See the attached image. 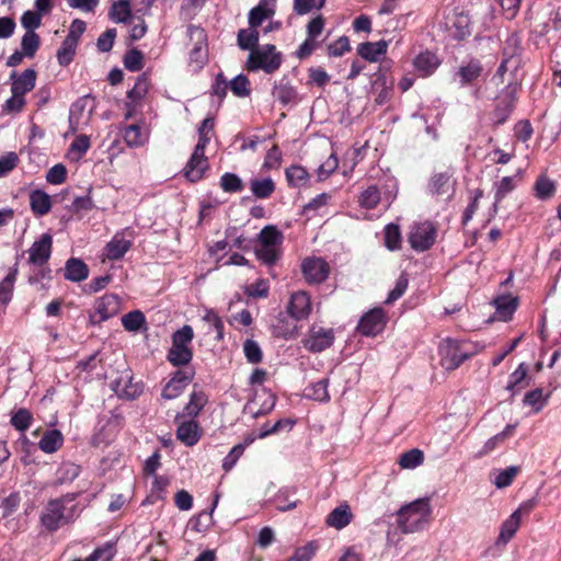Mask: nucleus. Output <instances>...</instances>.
Segmentation results:
<instances>
[{
	"instance_id": "nucleus-21",
	"label": "nucleus",
	"mask_w": 561,
	"mask_h": 561,
	"mask_svg": "<svg viewBox=\"0 0 561 561\" xmlns=\"http://www.w3.org/2000/svg\"><path fill=\"white\" fill-rule=\"evenodd\" d=\"M272 93L283 105L295 104L299 101L297 90L289 84L286 77H283L274 84Z\"/></svg>"
},
{
	"instance_id": "nucleus-43",
	"label": "nucleus",
	"mask_w": 561,
	"mask_h": 561,
	"mask_svg": "<svg viewBox=\"0 0 561 561\" xmlns=\"http://www.w3.org/2000/svg\"><path fill=\"white\" fill-rule=\"evenodd\" d=\"M122 325L127 332H136L145 328V314L140 310L129 311L122 318Z\"/></svg>"
},
{
	"instance_id": "nucleus-60",
	"label": "nucleus",
	"mask_w": 561,
	"mask_h": 561,
	"mask_svg": "<svg viewBox=\"0 0 561 561\" xmlns=\"http://www.w3.org/2000/svg\"><path fill=\"white\" fill-rule=\"evenodd\" d=\"M229 87L234 95L245 98L250 94V81L244 75L236 76L229 83Z\"/></svg>"
},
{
	"instance_id": "nucleus-37",
	"label": "nucleus",
	"mask_w": 561,
	"mask_h": 561,
	"mask_svg": "<svg viewBox=\"0 0 561 561\" xmlns=\"http://www.w3.org/2000/svg\"><path fill=\"white\" fill-rule=\"evenodd\" d=\"M255 256L263 264L273 266L280 259V245L257 244L255 247Z\"/></svg>"
},
{
	"instance_id": "nucleus-49",
	"label": "nucleus",
	"mask_w": 561,
	"mask_h": 561,
	"mask_svg": "<svg viewBox=\"0 0 561 561\" xmlns=\"http://www.w3.org/2000/svg\"><path fill=\"white\" fill-rule=\"evenodd\" d=\"M90 148V139L85 135L78 136L70 145L67 157L71 161H78Z\"/></svg>"
},
{
	"instance_id": "nucleus-2",
	"label": "nucleus",
	"mask_w": 561,
	"mask_h": 561,
	"mask_svg": "<svg viewBox=\"0 0 561 561\" xmlns=\"http://www.w3.org/2000/svg\"><path fill=\"white\" fill-rule=\"evenodd\" d=\"M432 508L427 497L419 499L410 504H405L397 512V527L403 534H414L428 523Z\"/></svg>"
},
{
	"instance_id": "nucleus-35",
	"label": "nucleus",
	"mask_w": 561,
	"mask_h": 561,
	"mask_svg": "<svg viewBox=\"0 0 561 561\" xmlns=\"http://www.w3.org/2000/svg\"><path fill=\"white\" fill-rule=\"evenodd\" d=\"M259 39L260 33L254 27L249 26V28H242L238 32L237 42L242 50L252 51V49L260 46Z\"/></svg>"
},
{
	"instance_id": "nucleus-11",
	"label": "nucleus",
	"mask_w": 561,
	"mask_h": 561,
	"mask_svg": "<svg viewBox=\"0 0 561 561\" xmlns=\"http://www.w3.org/2000/svg\"><path fill=\"white\" fill-rule=\"evenodd\" d=\"M194 370L192 368L179 369L174 371L173 377L165 383L162 389L161 398L173 400L183 393L184 389L193 381Z\"/></svg>"
},
{
	"instance_id": "nucleus-14",
	"label": "nucleus",
	"mask_w": 561,
	"mask_h": 561,
	"mask_svg": "<svg viewBox=\"0 0 561 561\" xmlns=\"http://www.w3.org/2000/svg\"><path fill=\"white\" fill-rule=\"evenodd\" d=\"M53 237L49 233H43L38 240L31 244L28 251V265H45L51 257Z\"/></svg>"
},
{
	"instance_id": "nucleus-4",
	"label": "nucleus",
	"mask_w": 561,
	"mask_h": 561,
	"mask_svg": "<svg viewBox=\"0 0 561 561\" xmlns=\"http://www.w3.org/2000/svg\"><path fill=\"white\" fill-rule=\"evenodd\" d=\"M282 62L283 56L276 49V46L264 44L249 53L244 67L248 71L256 72L262 70L267 75H272L280 68Z\"/></svg>"
},
{
	"instance_id": "nucleus-6",
	"label": "nucleus",
	"mask_w": 561,
	"mask_h": 561,
	"mask_svg": "<svg viewBox=\"0 0 561 561\" xmlns=\"http://www.w3.org/2000/svg\"><path fill=\"white\" fill-rule=\"evenodd\" d=\"M437 226L433 221H423L413 226L409 234L410 248L416 252H425L436 242Z\"/></svg>"
},
{
	"instance_id": "nucleus-36",
	"label": "nucleus",
	"mask_w": 561,
	"mask_h": 561,
	"mask_svg": "<svg viewBox=\"0 0 561 561\" xmlns=\"http://www.w3.org/2000/svg\"><path fill=\"white\" fill-rule=\"evenodd\" d=\"M306 398L320 401L329 402V378H323L306 388Z\"/></svg>"
},
{
	"instance_id": "nucleus-27",
	"label": "nucleus",
	"mask_w": 561,
	"mask_h": 561,
	"mask_svg": "<svg viewBox=\"0 0 561 561\" xmlns=\"http://www.w3.org/2000/svg\"><path fill=\"white\" fill-rule=\"evenodd\" d=\"M178 439L187 447H193L201 439L198 424L194 420H187L179 424Z\"/></svg>"
},
{
	"instance_id": "nucleus-52",
	"label": "nucleus",
	"mask_w": 561,
	"mask_h": 561,
	"mask_svg": "<svg viewBox=\"0 0 561 561\" xmlns=\"http://www.w3.org/2000/svg\"><path fill=\"white\" fill-rule=\"evenodd\" d=\"M32 424V414L28 409L21 408L11 416V425L15 431L26 432Z\"/></svg>"
},
{
	"instance_id": "nucleus-62",
	"label": "nucleus",
	"mask_w": 561,
	"mask_h": 561,
	"mask_svg": "<svg viewBox=\"0 0 561 561\" xmlns=\"http://www.w3.org/2000/svg\"><path fill=\"white\" fill-rule=\"evenodd\" d=\"M149 83L146 78H139L134 88L127 92V100L141 103L148 92Z\"/></svg>"
},
{
	"instance_id": "nucleus-17",
	"label": "nucleus",
	"mask_w": 561,
	"mask_h": 561,
	"mask_svg": "<svg viewBox=\"0 0 561 561\" xmlns=\"http://www.w3.org/2000/svg\"><path fill=\"white\" fill-rule=\"evenodd\" d=\"M11 93L24 98V95L32 91L36 82V72L33 69H25L22 73L18 75L15 71L10 76Z\"/></svg>"
},
{
	"instance_id": "nucleus-54",
	"label": "nucleus",
	"mask_w": 561,
	"mask_h": 561,
	"mask_svg": "<svg viewBox=\"0 0 561 561\" xmlns=\"http://www.w3.org/2000/svg\"><path fill=\"white\" fill-rule=\"evenodd\" d=\"M242 352H244L245 359L251 365H257L263 360V352L260 345L251 339L244 341Z\"/></svg>"
},
{
	"instance_id": "nucleus-38",
	"label": "nucleus",
	"mask_w": 561,
	"mask_h": 561,
	"mask_svg": "<svg viewBox=\"0 0 561 561\" xmlns=\"http://www.w3.org/2000/svg\"><path fill=\"white\" fill-rule=\"evenodd\" d=\"M206 403V393L202 390H195L191 393V399H188L186 407H184L183 414L188 417H195L205 408Z\"/></svg>"
},
{
	"instance_id": "nucleus-42",
	"label": "nucleus",
	"mask_w": 561,
	"mask_h": 561,
	"mask_svg": "<svg viewBox=\"0 0 561 561\" xmlns=\"http://www.w3.org/2000/svg\"><path fill=\"white\" fill-rule=\"evenodd\" d=\"M424 461V455L422 449L413 448L410 449L399 457V466L402 469H414L422 465Z\"/></svg>"
},
{
	"instance_id": "nucleus-10",
	"label": "nucleus",
	"mask_w": 561,
	"mask_h": 561,
	"mask_svg": "<svg viewBox=\"0 0 561 561\" xmlns=\"http://www.w3.org/2000/svg\"><path fill=\"white\" fill-rule=\"evenodd\" d=\"M211 139L210 135L198 134V141L195 149L184 168L183 175H203L208 169V160L205 157V148Z\"/></svg>"
},
{
	"instance_id": "nucleus-22",
	"label": "nucleus",
	"mask_w": 561,
	"mask_h": 561,
	"mask_svg": "<svg viewBox=\"0 0 561 561\" xmlns=\"http://www.w3.org/2000/svg\"><path fill=\"white\" fill-rule=\"evenodd\" d=\"M519 301L517 297L502 295L493 299V306L496 309V317L502 321H508L518 308Z\"/></svg>"
},
{
	"instance_id": "nucleus-31",
	"label": "nucleus",
	"mask_w": 561,
	"mask_h": 561,
	"mask_svg": "<svg viewBox=\"0 0 561 561\" xmlns=\"http://www.w3.org/2000/svg\"><path fill=\"white\" fill-rule=\"evenodd\" d=\"M528 366L525 363L518 365L517 369L510 375L508 385H506V390L511 391V393L516 394L519 390L524 389L528 386Z\"/></svg>"
},
{
	"instance_id": "nucleus-50",
	"label": "nucleus",
	"mask_w": 561,
	"mask_h": 561,
	"mask_svg": "<svg viewBox=\"0 0 561 561\" xmlns=\"http://www.w3.org/2000/svg\"><path fill=\"white\" fill-rule=\"evenodd\" d=\"M273 14V9L266 8L260 3L249 12V26L257 30V27L261 26L265 20L271 19Z\"/></svg>"
},
{
	"instance_id": "nucleus-13",
	"label": "nucleus",
	"mask_w": 561,
	"mask_h": 561,
	"mask_svg": "<svg viewBox=\"0 0 561 561\" xmlns=\"http://www.w3.org/2000/svg\"><path fill=\"white\" fill-rule=\"evenodd\" d=\"M304 278L308 284H322L329 277V264L321 257H307L301 265Z\"/></svg>"
},
{
	"instance_id": "nucleus-1",
	"label": "nucleus",
	"mask_w": 561,
	"mask_h": 561,
	"mask_svg": "<svg viewBox=\"0 0 561 561\" xmlns=\"http://www.w3.org/2000/svg\"><path fill=\"white\" fill-rule=\"evenodd\" d=\"M79 493H65L47 501L39 513V524L47 533L54 534L78 519L82 510L76 503Z\"/></svg>"
},
{
	"instance_id": "nucleus-57",
	"label": "nucleus",
	"mask_w": 561,
	"mask_h": 561,
	"mask_svg": "<svg viewBox=\"0 0 561 561\" xmlns=\"http://www.w3.org/2000/svg\"><path fill=\"white\" fill-rule=\"evenodd\" d=\"M39 46V37L34 31H27L22 37V53L27 57H33Z\"/></svg>"
},
{
	"instance_id": "nucleus-58",
	"label": "nucleus",
	"mask_w": 561,
	"mask_h": 561,
	"mask_svg": "<svg viewBox=\"0 0 561 561\" xmlns=\"http://www.w3.org/2000/svg\"><path fill=\"white\" fill-rule=\"evenodd\" d=\"M124 66L127 70L136 72L144 67V55L138 49H130L124 57Z\"/></svg>"
},
{
	"instance_id": "nucleus-47",
	"label": "nucleus",
	"mask_w": 561,
	"mask_h": 561,
	"mask_svg": "<svg viewBox=\"0 0 561 561\" xmlns=\"http://www.w3.org/2000/svg\"><path fill=\"white\" fill-rule=\"evenodd\" d=\"M250 190L255 198H268L274 192V183L272 178H263V180H253L250 183Z\"/></svg>"
},
{
	"instance_id": "nucleus-29",
	"label": "nucleus",
	"mask_w": 561,
	"mask_h": 561,
	"mask_svg": "<svg viewBox=\"0 0 561 561\" xmlns=\"http://www.w3.org/2000/svg\"><path fill=\"white\" fill-rule=\"evenodd\" d=\"M30 207L34 216L42 217L51 209V198L44 191L35 190L30 193Z\"/></svg>"
},
{
	"instance_id": "nucleus-40",
	"label": "nucleus",
	"mask_w": 561,
	"mask_h": 561,
	"mask_svg": "<svg viewBox=\"0 0 561 561\" xmlns=\"http://www.w3.org/2000/svg\"><path fill=\"white\" fill-rule=\"evenodd\" d=\"M117 553L115 541H107L94 549L85 560L88 561H112Z\"/></svg>"
},
{
	"instance_id": "nucleus-16",
	"label": "nucleus",
	"mask_w": 561,
	"mask_h": 561,
	"mask_svg": "<svg viewBox=\"0 0 561 561\" xmlns=\"http://www.w3.org/2000/svg\"><path fill=\"white\" fill-rule=\"evenodd\" d=\"M439 57L430 50L421 51L413 59L414 71L422 78L432 76L440 66Z\"/></svg>"
},
{
	"instance_id": "nucleus-7",
	"label": "nucleus",
	"mask_w": 561,
	"mask_h": 561,
	"mask_svg": "<svg viewBox=\"0 0 561 561\" xmlns=\"http://www.w3.org/2000/svg\"><path fill=\"white\" fill-rule=\"evenodd\" d=\"M333 343V329H325L324 327H319L317 324H311L310 329H308L306 337L301 340L302 348L314 354L330 348Z\"/></svg>"
},
{
	"instance_id": "nucleus-32",
	"label": "nucleus",
	"mask_w": 561,
	"mask_h": 561,
	"mask_svg": "<svg viewBox=\"0 0 561 561\" xmlns=\"http://www.w3.org/2000/svg\"><path fill=\"white\" fill-rule=\"evenodd\" d=\"M62 445V436L60 431L58 430H48L42 436V439L38 442L39 450L46 454H53L61 448Z\"/></svg>"
},
{
	"instance_id": "nucleus-46",
	"label": "nucleus",
	"mask_w": 561,
	"mask_h": 561,
	"mask_svg": "<svg viewBox=\"0 0 561 561\" xmlns=\"http://www.w3.org/2000/svg\"><path fill=\"white\" fill-rule=\"evenodd\" d=\"M124 139L129 147H139L147 140V135L139 125L133 124L124 128Z\"/></svg>"
},
{
	"instance_id": "nucleus-56",
	"label": "nucleus",
	"mask_w": 561,
	"mask_h": 561,
	"mask_svg": "<svg viewBox=\"0 0 561 561\" xmlns=\"http://www.w3.org/2000/svg\"><path fill=\"white\" fill-rule=\"evenodd\" d=\"M194 337L193 328L184 324L183 328L176 330L171 336V345L190 346Z\"/></svg>"
},
{
	"instance_id": "nucleus-44",
	"label": "nucleus",
	"mask_w": 561,
	"mask_h": 561,
	"mask_svg": "<svg viewBox=\"0 0 561 561\" xmlns=\"http://www.w3.org/2000/svg\"><path fill=\"white\" fill-rule=\"evenodd\" d=\"M257 242L260 245H282L283 234L276 227L268 225L260 231Z\"/></svg>"
},
{
	"instance_id": "nucleus-64",
	"label": "nucleus",
	"mask_w": 561,
	"mask_h": 561,
	"mask_svg": "<svg viewBox=\"0 0 561 561\" xmlns=\"http://www.w3.org/2000/svg\"><path fill=\"white\" fill-rule=\"evenodd\" d=\"M245 450L244 444H237L232 447L230 450V454L226 456L222 460V470L226 472H229L232 470L239 458L243 455V451Z\"/></svg>"
},
{
	"instance_id": "nucleus-53",
	"label": "nucleus",
	"mask_w": 561,
	"mask_h": 561,
	"mask_svg": "<svg viewBox=\"0 0 561 561\" xmlns=\"http://www.w3.org/2000/svg\"><path fill=\"white\" fill-rule=\"evenodd\" d=\"M77 46L78 44L73 41L64 39L60 48L57 50V60L60 66L66 67L72 61Z\"/></svg>"
},
{
	"instance_id": "nucleus-18",
	"label": "nucleus",
	"mask_w": 561,
	"mask_h": 561,
	"mask_svg": "<svg viewBox=\"0 0 561 561\" xmlns=\"http://www.w3.org/2000/svg\"><path fill=\"white\" fill-rule=\"evenodd\" d=\"M482 72L483 67L481 62L477 59H470L459 67L455 73V80L459 81L460 87H466L477 81L482 76Z\"/></svg>"
},
{
	"instance_id": "nucleus-25",
	"label": "nucleus",
	"mask_w": 561,
	"mask_h": 561,
	"mask_svg": "<svg viewBox=\"0 0 561 561\" xmlns=\"http://www.w3.org/2000/svg\"><path fill=\"white\" fill-rule=\"evenodd\" d=\"M131 241L123 237V233H116L112 241L105 245V255L110 261H117L123 259L126 252L130 249Z\"/></svg>"
},
{
	"instance_id": "nucleus-5",
	"label": "nucleus",
	"mask_w": 561,
	"mask_h": 561,
	"mask_svg": "<svg viewBox=\"0 0 561 561\" xmlns=\"http://www.w3.org/2000/svg\"><path fill=\"white\" fill-rule=\"evenodd\" d=\"M187 35L191 42L194 44L190 51V65L195 70H199L204 67L208 59L206 32L199 26L190 25L187 27Z\"/></svg>"
},
{
	"instance_id": "nucleus-12",
	"label": "nucleus",
	"mask_w": 561,
	"mask_h": 561,
	"mask_svg": "<svg viewBox=\"0 0 561 561\" xmlns=\"http://www.w3.org/2000/svg\"><path fill=\"white\" fill-rule=\"evenodd\" d=\"M312 312L311 297L306 291H295L290 294L286 313L296 321L307 320Z\"/></svg>"
},
{
	"instance_id": "nucleus-3",
	"label": "nucleus",
	"mask_w": 561,
	"mask_h": 561,
	"mask_svg": "<svg viewBox=\"0 0 561 561\" xmlns=\"http://www.w3.org/2000/svg\"><path fill=\"white\" fill-rule=\"evenodd\" d=\"M439 364L447 371L458 369L476 355L474 347L466 340L443 339L438 345Z\"/></svg>"
},
{
	"instance_id": "nucleus-23",
	"label": "nucleus",
	"mask_w": 561,
	"mask_h": 561,
	"mask_svg": "<svg viewBox=\"0 0 561 561\" xmlns=\"http://www.w3.org/2000/svg\"><path fill=\"white\" fill-rule=\"evenodd\" d=\"M89 268L88 265L78 257H69L65 264L64 277L70 282H83L88 278Z\"/></svg>"
},
{
	"instance_id": "nucleus-8",
	"label": "nucleus",
	"mask_w": 561,
	"mask_h": 561,
	"mask_svg": "<svg viewBox=\"0 0 561 561\" xmlns=\"http://www.w3.org/2000/svg\"><path fill=\"white\" fill-rule=\"evenodd\" d=\"M122 299L117 294H105L94 304V312L90 313V325H98L118 314Z\"/></svg>"
},
{
	"instance_id": "nucleus-20",
	"label": "nucleus",
	"mask_w": 561,
	"mask_h": 561,
	"mask_svg": "<svg viewBox=\"0 0 561 561\" xmlns=\"http://www.w3.org/2000/svg\"><path fill=\"white\" fill-rule=\"evenodd\" d=\"M515 94L513 91H506L497 98L496 107L493 112L494 124L501 125L506 122L514 108Z\"/></svg>"
},
{
	"instance_id": "nucleus-41",
	"label": "nucleus",
	"mask_w": 561,
	"mask_h": 561,
	"mask_svg": "<svg viewBox=\"0 0 561 561\" xmlns=\"http://www.w3.org/2000/svg\"><path fill=\"white\" fill-rule=\"evenodd\" d=\"M520 519L518 518V513H513L511 516L502 523L500 537L497 540L507 543L515 536L516 531L519 528Z\"/></svg>"
},
{
	"instance_id": "nucleus-19",
	"label": "nucleus",
	"mask_w": 561,
	"mask_h": 561,
	"mask_svg": "<svg viewBox=\"0 0 561 561\" xmlns=\"http://www.w3.org/2000/svg\"><path fill=\"white\" fill-rule=\"evenodd\" d=\"M353 514L347 503L336 506L325 517V524L334 529L342 530L351 524Z\"/></svg>"
},
{
	"instance_id": "nucleus-59",
	"label": "nucleus",
	"mask_w": 561,
	"mask_h": 561,
	"mask_svg": "<svg viewBox=\"0 0 561 561\" xmlns=\"http://www.w3.org/2000/svg\"><path fill=\"white\" fill-rule=\"evenodd\" d=\"M519 473V467H506L503 471L499 472L493 480V484L497 489H504L512 484L515 477Z\"/></svg>"
},
{
	"instance_id": "nucleus-24",
	"label": "nucleus",
	"mask_w": 561,
	"mask_h": 561,
	"mask_svg": "<svg viewBox=\"0 0 561 561\" xmlns=\"http://www.w3.org/2000/svg\"><path fill=\"white\" fill-rule=\"evenodd\" d=\"M388 43L386 41L362 43L358 48V55L370 62H376L387 53Z\"/></svg>"
},
{
	"instance_id": "nucleus-55",
	"label": "nucleus",
	"mask_w": 561,
	"mask_h": 561,
	"mask_svg": "<svg viewBox=\"0 0 561 561\" xmlns=\"http://www.w3.org/2000/svg\"><path fill=\"white\" fill-rule=\"evenodd\" d=\"M33 270H31L28 274V283L30 285H36L44 280H51V268L48 267V264L43 265H31Z\"/></svg>"
},
{
	"instance_id": "nucleus-39",
	"label": "nucleus",
	"mask_w": 561,
	"mask_h": 561,
	"mask_svg": "<svg viewBox=\"0 0 561 561\" xmlns=\"http://www.w3.org/2000/svg\"><path fill=\"white\" fill-rule=\"evenodd\" d=\"M142 392L144 386L141 383L131 381V378H129V380L125 381V383L123 385L122 380H117L116 393L118 398H124L126 400H135L139 398Z\"/></svg>"
},
{
	"instance_id": "nucleus-61",
	"label": "nucleus",
	"mask_w": 561,
	"mask_h": 561,
	"mask_svg": "<svg viewBox=\"0 0 561 561\" xmlns=\"http://www.w3.org/2000/svg\"><path fill=\"white\" fill-rule=\"evenodd\" d=\"M317 545L311 541L308 542L297 549L290 558L286 561H310L312 557L316 554Z\"/></svg>"
},
{
	"instance_id": "nucleus-45",
	"label": "nucleus",
	"mask_w": 561,
	"mask_h": 561,
	"mask_svg": "<svg viewBox=\"0 0 561 561\" xmlns=\"http://www.w3.org/2000/svg\"><path fill=\"white\" fill-rule=\"evenodd\" d=\"M533 190H535L536 198L546 201L554 196L556 184L553 181H550V178H537Z\"/></svg>"
},
{
	"instance_id": "nucleus-33",
	"label": "nucleus",
	"mask_w": 561,
	"mask_h": 561,
	"mask_svg": "<svg viewBox=\"0 0 561 561\" xmlns=\"http://www.w3.org/2000/svg\"><path fill=\"white\" fill-rule=\"evenodd\" d=\"M18 275V264L9 268L7 277L0 280V305L8 306L12 300L13 284Z\"/></svg>"
},
{
	"instance_id": "nucleus-63",
	"label": "nucleus",
	"mask_w": 561,
	"mask_h": 561,
	"mask_svg": "<svg viewBox=\"0 0 561 561\" xmlns=\"http://www.w3.org/2000/svg\"><path fill=\"white\" fill-rule=\"evenodd\" d=\"M546 399L542 398V390L540 388H536L530 390L524 396V404L530 405L535 408V413H539L545 405Z\"/></svg>"
},
{
	"instance_id": "nucleus-30",
	"label": "nucleus",
	"mask_w": 561,
	"mask_h": 561,
	"mask_svg": "<svg viewBox=\"0 0 561 561\" xmlns=\"http://www.w3.org/2000/svg\"><path fill=\"white\" fill-rule=\"evenodd\" d=\"M193 359V351L190 346L171 345L167 353V360L174 367L188 365Z\"/></svg>"
},
{
	"instance_id": "nucleus-15",
	"label": "nucleus",
	"mask_w": 561,
	"mask_h": 561,
	"mask_svg": "<svg viewBox=\"0 0 561 561\" xmlns=\"http://www.w3.org/2000/svg\"><path fill=\"white\" fill-rule=\"evenodd\" d=\"M427 193L436 202H448L455 194V181L449 178H432L427 183Z\"/></svg>"
},
{
	"instance_id": "nucleus-26",
	"label": "nucleus",
	"mask_w": 561,
	"mask_h": 561,
	"mask_svg": "<svg viewBox=\"0 0 561 561\" xmlns=\"http://www.w3.org/2000/svg\"><path fill=\"white\" fill-rule=\"evenodd\" d=\"M80 474V467L75 462H62L56 469L53 486H61L72 483Z\"/></svg>"
},
{
	"instance_id": "nucleus-51",
	"label": "nucleus",
	"mask_w": 561,
	"mask_h": 561,
	"mask_svg": "<svg viewBox=\"0 0 561 561\" xmlns=\"http://www.w3.org/2000/svg\"><path fill=\"white\" fill-rule=\"evenodd\" d=\"M383 245L390 251L400 249L401 234L397 225L390 224L383 228Z\"/></svg>"
},
{
	"instance_id": "nucleus-28",
	"label": "nucleus",
	"mask_w": 561,
	"mask_h": 561,
	"mask_svg": "<svg viewBox=\"0 0 561 561\" xmlns=\"http://www.w3.org/2000/svg\"><path fill=\"white\" fill-rule=\"evenodd\" d=\"M516 428V424H508L505 426L502 432L497 433L493 437L489 438L486 443H484L483 447L479 449L478 454H476V457L481 458L490 453H492L494 449H496L500 445H502L505 440L511 438L514 435Z\"/></svg>"
},
{
	"instance_id": "nucleus-34",
	"label": "nucleus",
	"mask_w": 561,
	"mask_h": 561,
	"mask_svg": "<svg viewBox=\"0 0 561 561\" xmlns=\"http://www.w3.org/2000/svg\"><path fill=\"white\" fill-rule=\"evenodd\" d=\"M110 19L115 23H127L131 20L130 3L128 0H117L112 3L108 12Z\"/></svg>"
},
{
	"instance_id": "nucleus-9",
	"label": "nucleus",
	"mask_w": 561,
	"mask_h": 561,
	"mask_svg": "<svg viewBox=\"0 0 561 561\" xmlns=\"http://www.w3.org/2000/svg\"><path fill=\"white\" fill-rule=\"evenodd\" d=\"M387 325V313L380 307H374L362 314L356 332L366 336L374 337L383 331Z\"/></svg>"
},
{
	"instance_id": "nucleus-48",
	"label": "nucleus",
	"mask_w": 561,
	"mask_h": 561,
	"mask_svg": "<svg viewBox=\"0 0 561 561\" xmlns=\"http://www.w3.org/2000/svg\"><path fill=\"white\" fill-rule=\"evenodd\" d=\"M380 201V192L376 185H369L358 197L359 206L365 209H375Z\"/></svg>"
}]
</instances>
